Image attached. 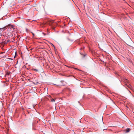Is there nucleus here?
Wrapping results in <instances>:
<instances>
[{
  "label": "nucleus",
  "mask_w": 134,
  "mask_h": 134,
  "mask_svg": "<svg viewBox=\"0 0 134 134\" xmlns=\"http://www.w3.org/2000/svg\"><path fill=\"white\" fill-rule=\"evenodd\" d=\"M74 68L75 69L77 70H78L81 71H82L81 70H79V69H77V68Z\"/></svg>",
  "instance_id": "6e6552de"
},
{
  "label": "nucleus",
  "mask_w": 134,
  "mask_h": 134,
  "mask_svg": "<svg viewBox=\"0 0 134 134\" xmlns=\"http://www.w3.org/2000/svg\"><path fill=\"white\" fill-rule=\"evenodd\" d=\"M71 121L72 122V123H74V119H71Z\"/></svg>",
  "instance_id": "9b49d317"
},
{
  "label": "nucleus",
  "mask_w": 134,
  "mask_h": 134,
  "mask_svg": "<svg viewBox=\"0 0 134 134\" xmlns=\"http://www.w3.org/2000/svg\"><path fill=\"white\" fill-rule=\"evenodd\" d=\"M63 81H61L57 79L55 80L54 83V84L58 86H61L63 85Z\"/></svg>",
  "instance_id": "f257e3e1"
},
{
  "label": "nucleus",
  "mask_w": 134,
  "mask_h": 134,
  "mask_svg": "<svg viewBox=\"0 0 134 134\" xmlns=\"http://www.w3.org/2000/svg\"><path fill=\"white\" fill-rule=\"evenodd\" d=\"M8 26H11V27L13 29L14 28V27L13 26V25H9L8 26H6L3 28H1V29H0L2 31H4L5 29H6L7 28V27Z\"/></svg>",
  "instance_id": "7ed1b4c3"
},
{
  "label": "nucleus",
  "mask_w": 134,
  "mask_h": 134,
  "mask_svg": "<svg viewBox=\"0 0 134 134\" xmlns=\"http://www.w3.org/2000/svg\"><path fill=\"white\" fill-rule=\"evenodd\" d=\"M125 42L126 43H128V42L127 40L125 39Z\"/></svg>",
  "instance_id": "9d476101"
},
{
  "label": "nucleus",
  "mask_w": 134,
  "mask_h": 134,
  "mask_svg": "<svg viewBox=\"0 0 134 134\" xmlns=\"http://www.w3.org/2000/svg\"><path fill=\"white\" fill-rule=\"evenodd\" d=\"M130 129L128 128L126 129V132H129L130 131Z\"/></svg>",
  "instance_id": "39448f33"
},
{
  "label": "nucleus",
  "mask_w": 134,
  "mask_h": 134,
  "mask_svg": "<svg viewBox=\"0 0 134 134\" xmlns=\"http://www.w3.org/2000/svg\"><path fill=\"white\" fill-rule=\"evenodd\" d=\"M51 101L52 102H55V99L53 98H51Z\"/></svg>",
  "instance_id": "423d86ee"
},
{
  "label": "nucleus",
  "mask_w": 134,
  "mask_h": 134,
  "mask_svg": "<svg viewBox=\"0 0 134 134\" xmlns=\"http://www.w3.org/2000/svg\"><path fill=\"white\" fill-rule=\"evenodd\" d=\"M53 23H55L56 24H57V23L55 22L53 20L51 19L48 20L47 22V24L50 25H52V24Z\"/></svg>",
  "instance_id": "f03ea898"
},
{
  "label": "nucleus",
  "mask_w": 134,
  "mask_h": 134,
  "mask_svg": "<svg viewBox=\"0 0 134 134\" xmlns=\"http://www.w3.org/2000/svg\"><path fill=\"white\" fill-rule=\"evenodd\" d=\"M32 33V35H33V36H34V34L33 33Z\"/></svg>",
  "instance_id": "f8f14e48"
},
{
  "label": "nucleus",
  "mask_w": 134,
  "mask_h": 134,
  "mask_svg": "<svg viewBox=\"0 0 134 134\" xmlns=\"http://www.w3.org/2000/svg\"><path fill=\"white\" fill-rule=\"evenodd\" d=\"M43 34H44V35H45V34H44V33H43Z\"/></svg>",
  "instance_id": "2eb2a0df"
},
{
  "label": "nucleus",
  "mask_w": 134,
  "mask_h": 134,
  "mask_svg": "<svg viewBox=\"0 0 134 134\" xmlns=\"http://www.w3.org/2000/svg\"><path fill=\"white\" fill-rule=\"evenodd\" d=\"M101 120L102 121V118H101Z\"/></svg>",
  "instance_id": "4468645a"
},
{
  "label": "nucleus",
  "mask_w": 134,
  "mask_h": 134,
  "mask_svg": "<svg viewBox=\"0 0 134 134\" xmlns=\"http://www.w3.org/2000/svg\"><path fill=\"white\" fill-rule=\"evenodd\" d=\"M127 39L129 40V41H131V39L129 37H128Z\"/></svg>",
  "instance_id": "0eeeda50"
},
{
  "label": "nucleus",
  "mask_w": 134,
  "mask_h": 134,
  "mask_svg": "<svg viewBox=\"0 0 134 134\" xmlns=\"http://www.w3.org/2000/svg\"><path fill=\"white\" fill-rule=\"evenodd\" d=\"M42 69L41 67H40L38 69H36L35 68H33L32 70L35 71L39 72L42 71L41 70Z\"/></svg>",
  "instance_id": "20e7f679"
},
{
  "label": "nucleus",
  "mask_w": 134,
  "mask_h": 134,
  "mask_svg": "<svg viewBox=\"0 0 134 134\" xmlns=\"http://www.w3.org/2000/svg\"><path fill=\"white\" fill-rule=\"evenodd\" d=\"M38 82H36V83H35V82H33V83H34V84H38Z\"/></svg>",
  "instance_id": "1a4fd4ad"
},
{
  "label": "nucleus",
  "mask_w": 134,
  "mask_h": 134,
  "mask_svg": "<svg viewBox=\"0 0 134 134\" xmlns=\"http://www.w3.org/2000/svg\"><path fill=\"white\" fill-rule=\"evenodd\" d=\"M52 46H53V47H54V48H55V46L53 45V44H52Z\"/></svg>",
  "instance_id": "ddd939ff"
}]
</instances>
